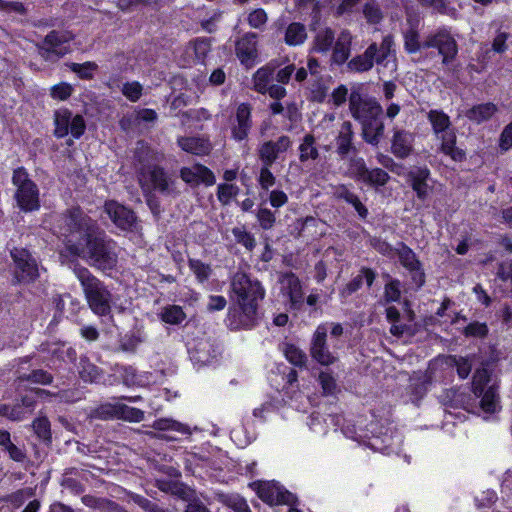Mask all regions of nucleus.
<instances>
[{
  "label": "nucleus",
  "mask_w": 512,
  "mask_h": 512,
  "mask_svg": "<svg viewBox=\"0 0 512 512\" xmlns=\"http://www.w3.org/2000/svg\"><path fill=\"white\" fill-rule=\"evenodd\" d=\"M59 234L67 250L85 260L90 266L106 271L117 264V254L111 241L95 221L78 207L71 208L57 220Z\"/></svg>",
  "instance_id": "1"
},
{
  "label": "nucleus",
  "mask_w": 512,
  "mask_h": 512,
  "mask_svg": "<svg viewBox=\"0 0 512 512\" xmlns=\"http://www.w3.org/2000/svg\"><path fill=\"white\" fill-rule=\"evenodd\" d=\"M231 299L226 324L232 330L250 329L259 319V302L264 299L265 289L261 283L244 272L233 275L230 283Z\"/></svg>",
  "instance_id": "2"
},
{
  "label": "nucleus",
  "mask_w": 512,
  "mask_h": 512,
  "mask_svg": "<svg viewBox=\"0 0 512 512\" xmlns=\"http://www.w3.org/2000/svg\"><path fill=\"white\" fill-rule=\"evenodd\" d=\"M374 64L379 69H389L391 73L397 70L395 40L392 34L385 35L380 44L372 42L362 54L353 57L347 67L352 72L362 73L371 70Z\"/></svg>",
  "instance_id": "3"
},
{
  "label": "nucleus",
  "mask_w": 512,
  "mask_h": 512,
  "mask_svg": "<svg viewBox=\"0 0 512 512\" xmlns=\"http://www.w3.org/2000/svg\"><path fill=\"white\" fill-rule=\"evenodd\" d=\"M74 273L79 280L89 308L99 316L111 311L112 295L102 281L85 267H75Z\"/></svg>",
  "instance_id": "4"
},
{
  "label": "nucleus",
  "mask_w": 512,
  "mask_h": 512,
  "mask_svg": "<svg viewBox=\"0 0 512 512\" xmlns=\"http://www.w3.org/2000/svg\"><path fill=\"white\" fill-rule=\"evenodd\" d=\"M472 392L480 398V407L486 413H495L499 410L498 388L491 383V376L487 369H477L472 379Z\"/></svg>",
  "instance_id": "5"
},
{
  "label": "nucleus",
  "mask_w": 512,
  "mask_h": 512,
  "mask_svg": "<svg viewBox=\"0 0 512 512\" xmlns=\"http://www.w3.org/2000/svg\"><path fill=\"white\" fill-rule=\"evenodd\" d=\"M12 182L17 187L15 198L19 207L24 211L37 210L40 206L38 189L24 168L14 170Z\"/></svg>",
  "instance_id": "6"
},
{
  "label": "nucleus",
  "mask_w": 512,
  "mask_h": 512,
  "mask_svg": "<svg viewBox=\"0 0 512 512\" xmlns=\"http://www.w3.org/2000/svg\"><path fill=\"white\" fill-rule=\"evenodd\" d=\"M73 38V34L69 31L53 30L46 35L42 45L39 46V54L47 61L58 60L70 52L66 44Z\"/></svg>",
  "instance_id": "7"
},
{
  "label": "nucleus",
  "mask_w": 512,
  "mask_h": 512,
  "mask_svg": "<svg viewBox=\"0 0 512 512\" xmlns=\"http://www.w3.org/2000/svg\"><path fill=\"white\" fill-rule=\"evenodd\" d=\"M349 109L360 124L380 117L383 112L382 106L374 98L362 96L358 91L351 92Z\"/></svg>",
  "instance_id": "8"
},
{
  "label": "nucleus",
  "mask_w": 512,
  "mask_h": 512,
  "mask_svg": "<svg viewBox=\"0 0 512 512\" xmlns=\"http://www.w3.org/2000/svg\"><path fill=\"white\" fill-rule=\"evenodd\" d=\"M55 130L57 138H63L69 133L76 139L80 138L86 129V123L82 115H74L68 109H59L54 115Z\"/></svg>",
  "instance_id": "9"
},
{
  "label": "nucleus",
  "mask_w": 512,
  "mask_h": 512,
  "mask_svg": "<svg viewBox=\"0 0 512 512\" xmlns=\"http://www.w3.org/2000/svg\"><path fill=\"white\" fill-rule=\"evenodd\" d=\"M423 48H436L442 56L444 65L450 64L458 53V45L447 29H439L429 34L423 42Z\"/></svg>",
  "instance_id": "10"
},
{
  "label": "nucleus",
  "mask_w": 512,
  "mask_h": 512,
  "mask_svg": "<svg viewBox=\"0 0 512 512\" xmlns=\"http://www.w3.org/2000/svg\"><path fill=\"white\" fill-rule=\"evenodd\" d=\"M14 261V276L20 283H31L39 277V267L35 258L26 249L11 251Z\"/></svg>",
  "instance_id": "11"
},
{
  "label": "nucleus",
  "mask_w": 512,
  "mask_h": 512,
  "mask_svg": "<svg viewBox=\"0 0 512 512\" xmlns=\"http://www.w3.org/2000/svg\"><path fill=\"white\" fill-rule=\"evenodd\" d=\"M310 354L315 361L325 366L332 365L338 360L335 348L330 350L324 326H317L314 331L310 343Z\"/></svg>",
  "instance_id": "12"
},
{
  "label": "nucleus",
  "mask_w": 512,
  "mask_h": 512,
  "mask_svg": "<svg viewBox=\"0 0 512 512\" xmlns=\"http://www.w3.org/2000/svg\"><path fill=\"white\" fill-rule=\"evenodd\" d=\"M139 180L143 189H145V187H151L165 195H171L177 192L175 181L159 167H154L147 174L142 172Z\"/></svg>",
  "instance_id": "13"
},
{
  "label": "nucleus",
  "mask_w": 512,
  "mask_h": 512,
  "mask_svg": "<svg viewBox=\"0 0 512 512\" xmlns=\"http://www.w3.org/2000/svg\"><path fill=\"white\" fill-rule=\"evenodd\" d=\"M260 499L269 504H289L293 495L274 482L252 484Z\"/></svg>",
  "instance_id": "14"
},
{
  "label": "nucleus",
  "mask_w": 512,
  "mask_h": 512,
  "mask_svg": "<svg viewBox=\"0 0 512 512\" xmlns=\"http://www.w3.org/2000/svg\"><path fill=\"white\" fill-rule=\"evenodd\" d=\"M292 146L289 136L282 135L277 140L265 141L258 149V156L262 164L272 166V164Z\"/></svg>",
  "instance_id": "15"
},
{
  "label": "nucleus",
  "mask_w": 512,
  "mask_h": 512,
  "mask_svg": "<svg viewBox=\"0 0 512 512\" xmlns=\"http://www.w3.org/2000/svg\"><path fill=\"white\" fill-rule=\"evenodd\" d=\"M105 212L112 222L121 230L131 231L136 226V216L134 212L116 201L106 202Z\"/></svg>",
  "instance_id": "16"
},
{
  "label": "nucleus",
  "mask_w": 512,
  "mask_h": 512,
  "mask_svg": "<svg viewBox=\"0 0 512 512\" xmlns=\"http://www.w3.org/2000/svg\"><path fill=\"white\" fill-rule=\"evenodd\" d=\"M354 138L352 123L350 121H342L337 127L334 139L336 153L341 159H345L349 154L357 151L354 145Z\"/></svg>",
  "instance_id": "17"
},
{
  "label": "nucleus",
  "mask_w": 512,
  "mask_h": 512,
  "mask_svg": "<svg viewBox=\"0 0 512 512\" xmlns=\"http://www.w3.org/2000/svg\"><path fill=\"white\" fill-rule=\"evenodd\" d=\"M251 113L252 108L248 103L238 105L231 124V135L234 140L242 141L247 138L252 127Z\"/></svg>",
  "instance_id": "18"
},
{
  "label": "nucleus",
  "mask_w": 512,
  "mask_h": 512,
  "mask_svg": "<svg viewBox=\"0 0 512 512\" xmlns=\"http://www.w3.org/2000/svg\"><path fill=\"white\" fill-rule=\"evenodd\" d=\"M181 179L191 186H198L203 183L211 186L215 183L213 172L206 166L195 164L191 167H183L180 170Z\"/></svg>",
  "instance_id": "19"
},
{
  "label": "nucleus",
  "mask_w": 512,
  "mask_h": 512,
  "mask_svg": "<svg viewBox=\"0 0 512 512\" xmlns=\"http://www.w3.org/2000/svg\"><path fill=\"white\" fill-rule=\"evenodd\" d=\"M281 293L290 300L293 307L303 303V291L299 278L293 273H285L280 276Z\"/></svg>",
  "instance_id": "20"
},
{
  "label": "nucleus",
  "mask_w": 512,
  "mask_h": 512,
  "mask_svg": "<svg viewBox=\"0 0 512 512\" xmlns=\"http://www.w3.org/2000/svg\"><path fill=\"white\" fill-rule=\"evenodd\" d=\"M257 35L248 33L236 43V55L242 64L252 66L257 57Z\"/></svg>",
  "instance_id": "21"
},
{
  "label": "nucleus",
  "mask_w": 512,
  "mask_h": 512,
  "mask_svg": "<svg viewBox=\"0 0 512 512\" xmlns=\"http://www.w3.org/2000/svg\"><path fill=\"white\" fill-rule=\"evenodd\" d=\"M414 136L405 130H395L392 138L391 151L397 157L404 159L413 150Z\"/></svg>",
  "instance_id": "22"
},
{
  "label": "nucleus",
  "mask_w": 512,
  "mask_h": 512,
  "mask_svg": "<svg viewBox=\"0 0 512 512\" xmlns=\"http://www.w3.org/2000/svg\"><path fill=\"white\" fill-rule=\"evenodd\" d=\"M437 140L441 142L440 151L449 156L454 161H462L465 158V153L456 147V132L454 129L436 136Z\"/></svg>",
  "instance_id": "23"
},
{
  "label": "nucleus",
  "mask_w": 512,
  "mask_h": 512,
  "mask_svg": "<svg viewBox=\"0 0 512 512\" xmlns=\"http://www.w3.org/2000/svg\"><path fill=\"white\" fill-rule=\"evenodd\" d=\"M352 35L348 30H343L333 47L332 61L336 64H343L347 61L351 52Z\"/></svg>",
  "instance_id": "24"
},
{
  "label": "nucleus",
  "mask_w": 512,
  "mask_h": 512,
  "mask_svg": "<svg viewBox=\"0 0 512 512\" xmlns=\"http://www.w3.org/2000/svg\"><path fill=\"white\" fill-rule=\"evenodd\" d=\"M276 66L273 63H269L259 68L252 77L253 89L260 93L266 94L268 87L272 84L275 76Z\"/></svg>",
  "instance_id": "25"
},
{
  "label": "nucleus",
  "mask_w": 512,
  "mask_h": 512,
  "mask_svg": "<svg viewBox=\"0 0 512 512\" xmlns=\"http://www.w3.org/2000/svg\"><path fill=\"white\" fill-rule=\"evenodd\" d=\"M178 145L185 152L199 156L207 155L212 149L210 141L203 137H180Z\"/></svg>",
  "instance_id": "26"
},
{
  "label": "nucleus",
  "mask_w": 512,
  "mask_h": 512,
  "mask_svg": "<svg viewBox=\"0 0 512 512\" xmlns=\"http://www.w3.org/2000/svg\"><path fill=\"white\" fill-rule=\"evenodd\" d=\"M283 40L291 47L301 46L307 40L306 26L300 22H291L283 31Z\"/></svg>",
  "instance_id": "27"
},
{
  "label": "nucleus",
  "mask_w": 512,
  "mask_h": 512,
  "mask_svg": "<svg viewBox=\"0 0 512 512\" xmlns=\"http://www.w3.org/2000/svg\"><path fill=\"white\" fill-rule=\"evenodd\" d=\"M363 139L373 146H377L384 134V123L381 116L361 123Z\"/></svg>",
  "instance_id": "28"
},
{
  "label": "nucleus",
  "mask_w": 512,
  "mask_h": 512,
  "mask_svg": "<svg viewBox=\"0 0 512 512\" xmlns=\"http://www.w3.org/2000/svg\"><path fill=\"white\" fill-rule=\"evenodd\" d=\"M430 171L426 167H417L409 172L411 186L419 199L424 200L428 196L427 179Z\"/></svg>",
  "instance_id": "29"
},
{
  "label": "nucleus",
  "mask_w": 512,
  "mask_h": 512,
  "mask_svg": "<svg viewBox=\"0 0 512 512\" xmlns=\"http://www.w3.org/2000/svg\"><path fill=\"white\" fill-rule=\"evenodd\" d=\"M498 111V107L491 102L475 105L465 112V116L472 122L481 124L490 120Z\"/></svg>",
  "instance_id": "30"
},
{
  "label": "nucleus",
  "mask_w": 512,
  "mask_h": 512,
  "mask_svg": "<svg viewBox=\"0 0 512 512\" xmlns=\"http://www.w3.org/2000/svg\"><path fill=\"white\" fill-rule=\"evenodd\" d=\"M299 160L304 163L308 160H317L319 158V150L316 142V138L313 134H305L298 147Z\"/></svg>",
  "instance_id": "31"
},
{
  "label": "nucleus",
  "mask_w": 512,
  "mask_h": 512,
  "mask_svg": "<svg viewBox=\"0 0 512 512\" xmlns=\"http://www.w3.org/2000/svg\"><path fill=\"white\" fill-rule=\"evenodd\" d=\"M128 410L129 406L120 402L106 403L95 410V416L102 419L117 418L125 420Z\"/></svg>",
  "instance_id": "32"
},
{
  "label": "nucleus",
  "mask_w": 512,
  "mask_h": 512,
  "mask_svg": "<svg viewBox=\"0 0 512 512\" xmlns=\"http://www.w3.org/2000/svg\"><path fill=\"white\" fill-rule=\"evenodd\" d=\"M428 120L432 126L435 136L452 130L449 116L440 110H431L428 113Z\"/></svg>",
  "instance_id": "33"
},
{
  "label": "nucleus",
  "mask_w": 512,
  "mask_h": 512,
  "mask_svg": "<svg viewBox=\"0 0 512 512\" xmlns=\"http://www.w3.org/2000/svg\"><path fill=\"white\" fill-rule=\"evenodd\" d=\"M335 40L334 32L330 28L319 30L314 37L312 51L327 53Z\"/></svg>",
  "instance_id": "34"
},
{
  "label": "nucleus",
  "mask_w": 512,
  "mask_h": 512,
  "mask_svg": "<svg viewBox=\"0 0 512 512\" xmlns=\"http://www.w3.org/2000/svg\"><path fill=\"white\" fill-rule=\"evenodd\" d=\"M364 279L367 285L370 287L375 279V273L368 268L362 269L361 274L357 275L345 286V288L342 290V295L349 296L356 292L362 286Z\"/></svg>",
  "instance_id": "35"
},
{
  "label": "nucleus",
  "mask_w": 512,
  "mask_h": 512,
  "mask_svg": "<svg viewBox=\"0 0 512 512\" xmlns=\"http://www.w3.org/2000/svg\"><path fill=\"white\" fill-rule=\"evenodd\" d=\"M368 167L362 157H352L348 161L346 174L357 182L365 179Z\"/></svg>",
  "instance_id": "36"
},
{
  "label": "nucleus",
  "mask_w": 512,
  "mask_h": 512,
  "mask_svg": "<svg viewBox=\"0 0 512 512\" xmlns=\"http://www.w3.org/2000/svg\"><path fill=\"white\" fill-rule=\"evenodd\" d=\"M79 374L85 382H97L102 375L101 370L91 363L88 358L83 357L79 362Z\"/></svg>",
  "instance_id": "37"
},
{
  "label": "nucleus",
  "mask_w": 512,
  "mask_h": 512,
  "mask_svg": "<svg viewBox=\"0 0 512 512\" xmlns=\"http://www.w3.org/2000/svg\"><path fill=\"white\" fill-rule=\"evenodd\" d=\"M473 356H457V355H451L448 357L447 363L451 366H455L457 369V373L461 379H465L468 377V375L471 372L472 369V361L474 359Z\"/></svg>",
  "instance_id": "38"
},
{
  "label": "nucleus",
  "mask_w": 512,
  "mask_h": 512,
  "mask_svg": "<svg viewBox=\"0 0 512 512\" xmlns=\"http://www.w3.org/2000/svg\"><path fill=\"white\" fill-rule=\"evenodd\" d=\"M161 320L167 324L177 325L186 318L183 309L178 305H169L164 307L160 314Z\"/></svg>",
  "instance_id": "39"
},
{
  "label": "nucleus",
  "mask_w": 512,
  "mask_h": 512,
  "mask_svg": "<svg viewBox=\"0 0 512 512\" xmlns=\"http://www.w3.org/2000/svg\"><path fill=\"white\" fill-rule=\"evenodd\" d=\"M152 428L160 431H175L181 434H189L190 429L187 425L182 424L170 418H160L153 422Z\"/></svg>",
  "instance_id": "40"
},
{
  "label": "nucleus",
  "mask_w": 512,
  "mask_h": 512,
  "mask_svg": "<svg viewBox=\"0 0 512 512\" xmlns=\"http://www.w3.org/2000/svg\"><path fill=\"white\" fill-rule=\"evenodd\" d=\"M188 264L190 270L193 272L196 279L200 283H204L210 278L212 274V268L209 264L203 263L198 259H189Z\"/></svg>",
  "instance_id": "41"
},
{
  "label": "nucleus",
  "mask_w": 512,
  "mask_h": 512,
  "mask_svg": "<svg viewBox=\"0 0 512 512\" xmlns=\"http://www.w3.org/2000/svg\"><path fill=\"white\" fill-rule=\"evenodd\" d=\"M390 179L387 172L381 168L369 169L366 173L364 184L374 187L384 186Z\"/></svg>",
  "instance_id": "42"
},
{
  "label": "nucleus",
  "mask_w": 512,
  "mask_h": 512,
  "mask_svg": "<svg viewBox=\"0 0 512 512\" xmlns=\"http://www.w3.org/2000/svg\"><path fill=\"white\" fill-rule=\"evenodd\" d=\"M232 234L238 244L244 246L248 251H252L256 246V239L253 234L248 232L245 227H234Z\"/></svg>",
  "instance_id": "43"
},
{
  "label": "nucleus",
  "mask_w": 512,
  "mask_h": 512,
  "mask_svg": "<svg viewBox=\"0 0 512 512\" xmlns=\"http://www.w3.org/2000/svg\"><path fill=\"white\" fill-rule=\"evenodd\" d=\"M423 48V44L419 41V33L416 29L411 28L404 33V49L409 54H414Z\"/></svg>",
  "instance_id": "44"
},
{
  "label": "nucleus",
  "mask_w": 512,
  "mask_h": 512,
  "mask_svg": "<svg viewBox=\"0 0 512 512\" xmlns=\"http://www.w3.org/2000/svg\"><path fill=\"white\" fill-rule=\"evenodd\" d=\"M363 14L371 24H378L383 18L382 11L375 0H369L365 3Z\"/></svg>",
  "instance_id": "45"
},
{
  "label": "nucleus",
  "mask_w": 512,
  "mask_h": 512,
  "mask_svg": "<svg viewBox=\"0 0 512 512\" xmlns=\"http://www.w3.org/2000/svg\"><path fill=\"white\" fill-rule=\"evenodd\" d=\"M286 359L295 366H303L306 363V354L298 347L287 344L284 349Z\"/></svg>",
  "instance_id": "46"
},
{
  "label": "nucleus",
  "mask_w": 512,
  "mask_h": 512,
  "mask_svg": "<svg viewBox=\"0 0 512 512\" xmlns=\"http://www.w3.org/2000/svg\"><path fill=\"white\" fill-rule=\"evenodd\" d=\"M239 192V187L234 184H219L217 191V198L223 204L227 205L231 199L234 198Z\"/></svg>",
  "instance_id": "47"
},
{
  "label": "nucleus",
  "mask_w": 512,
  "mask_h": 512,
  "mask_svg": "<svg viewBox=\"0 0 512 512\" xmlns=\"http://www.w3.org/2000/svg\"><path fill=\"white\" fill-rule=\"evenodd\" d=\"M400 262L404 267L409 269L410 271H418L420 263L416 259L413 251L408 247H403L399 252Z\"/></svg>",
  "instance_id": "48"
},
{
  "label": "nucleus",
  "mask_w": 512,
  "mask_h": 512,
  "mask_svg": "<svg viewBox=\"0 0 512 512\" xmlns=\"http://www.w3.org/2000/svg\"><path fill=\"white\" fill-rule=\"evenodd\" d=\"M35 494V489L26 487L20 489L7 497V501L13 504L15 507H20L25 501L31 499Z\"/></svg>",
  "instance_id": "49"
},
{
  "label": "nucleus",
  "mask_w": 512,
  "mask_h": 512,
  "mask_svg": "<svg viewBox=\"0 0 512 512\" xmlns=\"http://www.w3.org/2000/svg\"><path fill=\"white\" fill-rule=\"evenodd\" d=\"M33 429L36 435L44 440L49 441L51 439L50 422L46 417H39L33 421Z\"/></svg>",
  "instance_id": "50"
},
{
  "label": "nucleus",
  "mask_w": 512,
  "mask_h": 512,
  "mask_svg": "<svg viewBox=\"0 0 512 512\" xmlns=\"http://www.w3.org/2000/svg\"><path fill=\"white\" fill-rule=\"evenodd\" d=\"M70 69L75 72L82 79H91L94 71L97 69V64L94 62H85L82 64L71 63Z\"/></svg>",
  "instance_id": "51"
},
{
  "label": "nucleus",
  "mask_w": 512,
  "mask_h": 512,
  "mask_svg": "<svg viewBox=\"0 0 512 512\" xmlns=\"http://www.w3.org/2000/svg\"><path fill=\"white\" fill-rule=\"evenodd\" d=\"M269 165L263 164L259 171L258 183L261 189L268 191L276 182Z\"/></svg>",
  "instance_id": "52"
},
{
  "label": "nucleus",
  "mask_w": 512,
  "mask_h": 512,
  "mask_svg": "<svg viewBox=\"0 0 512 512\" xmlns=\"http://www.w3.org/2000/svg\"><path fill=\"white\" fill-rule=\"evenodd\" d=\"M319 326L325 327V336L327 337L328 332L330 333L331 338V346L332 348L338 347V338L343 335V327L340 323L335 322H325L320 324Z\"/></svg>",
  "instance_id": "53"
},
{
  "label": "nucleus",
  "mask_w": 512,
  "mask_h": 512,
  "mask_svg": "<svg viewBox=\"0 0 512 512\" xmlns=\"http://www.w3.org/2000/svg\"><path fill=\"white\" fill-rule=\"evenodd\" d=\"M259 225L264 230L271 229L276 221L274 213L268 208H260L256 214Z\"/></svg>",
  "instance_id": "54"
},
{
  "label": "nucleus",
  "mask_w": 512,
  "mask_h": 512,
  "mask_svg": "<svg viewBox=\"0 0 512 512\" xmlns=\"http://www.w3.org/2000/svg\"><path fill=\"white\" fill-rule=\"evenodd\" d=\"M73 92V87L65 82L54 85L51 88V97L56 100L64 101L67 100Z\"/></svg>",
  "instance_id": "55"
},
{
  "label": "nucleus",
  "mask_w": 512,
  "mask_h": 512,
  "mask_svg": "<svg viewBox=\"0 0 512 512\" xmlns=\"http://www.w3.org/2000/svg\"><path fill=\"white\" fill-rule=\"evenodd\" d=\"M401 283L399 280H391L385 285L384 297L387 302H396L400 299Z\"/></svg>",
  "instance_id": "56"
},
{
  "label": "nucleus",
  "mask_w": 512,
  "mask_h": 512,
  "mask_svg": "<svg viewBox=\"0 0 512 512\" xmlns=\"http://www.w3.org/2000/svg\"><path fill=\"white\" fill-rule=\"evenodd\" d=\"M123 95L132 102H136L142 95V86L138 82H128L123 85Z\"/></svg>",
  "instance_id": "57"
},
{
  "label": "nucleus",
  "mask_w": 512,
  "mask_h": 512,
  "mask_svg": "<svg viewBox=\"0 0 512 512\" xmlns=\"http://www.w3.org/2000/svg\"><path fill=\"white\" fill-rule=\"evenodd\" d=\"M267 14L263 9H255L248 15V23L255 29L262 28L267 22Z\"/></svg>",
  "instance_id": "58"
},
{
  "label": "nucleus",
  "mask_w": 512,
  "mask_h": 512,
  "mask_svg": "<svg viewBox=\"0 0 512 512\" xmlns=\"http://www.w3.org/2000/svg\"><path fill=\"white\" fill-rule=\"evenodd\" d=\"M23 379H26L33 383L47 385L52 382L53 377L47 371L38 369V370H33L29 375H27L26 377H23Z\"/></svg>",
  "instance_id": "59"
},
{
  "label": "nucleus",
  "mask_w": 512,
  "mask_h": 512,
  "mask_svg": "<svg viewBox=\"0 0 512 512\" xmlns=\"http://www.w3.org/2000/svg\"><path fill=\"white\" fill-rule=\"evenodd\" d=\"M133 113V120L140 124L141 122H155L157 120V113L153 109L143 108L135 110Z\"/></svg>",
  "instance_id": "60"
},
{
  "label": "nucleus",
  "mask_w": 512,
  "mask_h": 512,
  "mask_svg": "<svg viewBox=\"0 0 512 512\" xmlns=\"http://www.w3.org/2000/svg\"><path fill=\"white\" fill-rule=\"evenodd\" d=\"M132 499L137 505H139L142 509H144L147 512H168L167 510H164L161 507H159L156 503L140 495H134Z\"/></svg>",
  "instance_id": "61"
},
{
  "label": "nucleus",
  "mask_w": 512,
  "mask_h": 512,
  "mask_svg": "<svg viewBox=\"0 0 512 512\" xmlns=\"http://www.w3.org/2000/svg\"><path fill=\"white\" fill-rule=\"evenodd\" d=\"M488 333V328L485 323L473 322L470 323L464 330L466 336L471 337H484Z\"/></svg>",
  "instance_id": "62"
},
{
  "label": "nucleus",
  "mask_w": 512,
  "mask_h": 512,
  "mask_svg": "<svg viewBox=\"0 0 512 512\" xmlns=\"http://www.w3.org/2000/svg\"><path fill=\"white\" fill-rule=\"evenodd\" d=\"M512 147V122L502 131L499 138V148L502 152L508 151Z\"/></svg>",
  "instance_id": "63"
},
{
  "label": "nucleus",
  "mask_w": 512,
  "mask_h": 512,
  "mask_svg": "<svg viewBox=\"0 0 512 512\" xmlns=\"http://www.w3.org/2000/svg\"><path fill=\"white\" fill-rule=\"evenodd\" d=\"M227 505L233 509L234 512H251L247 502L239 496L230 497L227 500Z\"/></svg>",
  "instance_id": "64"
}]
</instances>
